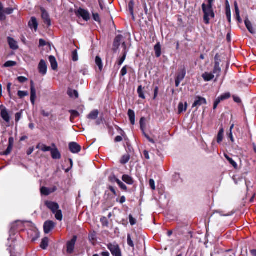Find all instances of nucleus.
I'll return each instance as SVG.
<instances>
[{
	"label": "nucleus",
	"instance_id": "39",
	"mask_svg": "<svg viewBox=\"0 0 256 256\" xmlns=\"http://www.w3.org/2000/svg\"><path fill=\"white\" fill-rule=\"evenodd\" d=\"M18 95L20 98H22L24 96L28 95V92L27 91H21L19 90L18 92Z\"/></svg>",
	"mask_w": 256,
	"mask_h": 256
},
{
	"label": "nucleus",
	"instance_id": "58",
	"mask_svg": "<svg viewBox=\"0 0 256 256\" xmlns=\"http://www.w3.org/2000/svg\"><path fill=\"white\" fill-rule=\"evenodd\" d=\"M40 113L44 116L48 117L50 116V113L48 112H45L44 110H42L40 111Z\"/></svg>",
	"mask_w": 256,
	"mask_h": 256
},
{
	"label": "nucleus",
	"instance_id": "49",
	"mask_svg": "<svg viewBox=\"0 0 256 256\" xmlns=\"http://www.w3.org/2000/svg\"><path fill=\"white\" fill-rule=\"evenodd\" d=\"M18 80L20 83H24L28 80V78L24 76H18Z\"/></svg>",
	"mask_w": 256,
	"mask_h": 256
},
{
	"label": "nucleus",
	"instance_id": "40",
	"mask_svg": "<svg viewBox=\"0 0 256 256\" xmlns=\"http://www.w3.org/2000/svg\"><path fill=\"white\" fill-rule=\"evenodd\" d=\"M68 94L70 97H74L75 98H78V93L76 90H69Z\"/></svg>",
	"mask_w": 256,
	"mask_h": 256
},
{
	"label": "nucleus",
	"instance_id": "27",
	"mask_svg": "<svg viewBox=\"0 0 256 256\" xmlns=\"http://www.w3.org/2000/svg\"><path fill=\"white\" fill-rule=\"evenodd\" d=\"M134 0H131L128 4V9L130 12V14L132 16L134 20Z\"/></svg>",
	"mask_w": 256,
	"mask_h": 256
},
{
	"label": "nucleus",
	"instance_id": "45",
	"mask_svg": "<svg viewBox=\"0 0 256 256\" xmlns=\"http://www.w3.org/2000/svg\"><path fill=\"white\" fill-rule=\"evenodd\" d=\"M230 94L229 92H226V93H225L222 95H221L220 96H219L220 98L222 100H226V99H228V98H230Z\"/></svg>",
	"mask_w": 256,
	"mask_h": 256
},
{
	"label": "nucleus",
	"instance_id": "47",
	"mask_svg": "<svg viewBox=\"0 0 256 256\" xmlns=\"http://www.w3.org/2000/svg\"><path fill=\"white\" fill-rule=\"evenodd\" d=\"M12 144H9L6 150L4 152V154L8 155V154H10L12 150Z\"/></svg>",
	"mask_w": 256,
	"mask_h": 256
},
{
	"label": "nucleus",
	"instance_id": "16",
	"mask_svg": "<svg viewBox=\"0 0 256 256\" xmlns=\"http://www.w3.org/2000/svg\"><path fill=\"white\" fill-rule=\"evenodd\" d=\"M202 78L205 82H209L214 78V75L211 72H205L202 74Z\"/></svg>",
	"mask_w": 256,
	"mask_h": 256
},
{
	"label": "nucleus",
	"instance_id": "42",
	"mask_svg": "<svg viewBox=\"0 0 256 256\" xmlns=\"http://www.w3.org/2000/svg\"><path fill=\"white\" fill-rule=\"evenodd\" d=\"M128 244L133 249L134 248V242L131 238L130 235L129 234L128 235Z\"/></svg>",
	"mask_w": 256,
	"mask_h": 256
},
{
	"label": "nucleus",
	"instance_id": "52",
	"mask_svg": "<svg viewBox=\"0 0 256 256\" xmlns=\"http://www.w3.org/2000/svg\"><path fill=\"white\" fill-rule=\"evenodd\" d=\"M234 8H235V10H236V16H238V15L240 14V12L238 4L236 2H234Z\"/></svg>",
	"mask_w": 256,
	"mask_h": 256
},
{
	"label": "nucleus",
	"instance_id": "26",
	"mask_svg": "<svg viewBox=\"0 0 256 256\" xmlns=\"http://www.w3.org/2000/svg\"><path fill=\"white\" fill-rule=\"evenodd\" d=\"M186 74V70L184 69H182L179 72L176 79L182 81L184 80V78Z\"/></svg>",
	"mask_w": 256,
	"mask_h": 256
},
{
	"label": "nucleus",
	"instance_id": "12",
	"mask_svg": "<svg viewBox=\"0 0 256 256\" xmlns=\"http://www.w3.org/2000/svg\"><path fill=\"white\" fill-rule=\"evenodd\" d=\"M38 70L40 73L42 75H44L46 74L47 66L46 62L43 60H42L38 64Z\"/></svg>",
	"mask_w": 256,
	"mask_h": 256
},
{
	"label": "nucleus",
	"instance_id": "64",
	"mask_svg": "<svg viewBox=\"0 0 256 256\" xmlns=\"http://www.w3.org/2000/svg\"><path fill=\"white\" fill-rule=\"evenodd\" d=\"M102 256H110V254L108 252H103L101 253Z\"/></svg>",
	"mask_w": 256,
	"mask_h": 256
},
{
	"label": "nucleus",
	"instance_id": "59",
	"mask_svg": "<svg viewBox=\"0 0 256 256\" xmlns=\"http://www.w3.org/2000/svg\"><path fill=\"white\" fill-rule=\"evenodd\" d=\"M118 186L123 190H127V186L122 182Z\"/></svg>",
	"mask_w": 256,
	"mask_h": 256
},
{
	"label": "nucleus",
	"instance_id": "14",
	"mask_svg": "<svg viewBox=\"0 0 256 256\" xmlns=\"http://www.w3.org/2000/svg\"><path fill=\"white\" fill-rule=\"evenodd\" d=\"M28 26L32 30H34L36 32L38 30V24L36 18L32 17L28 22Z\"/></svg>",
	"mask_w": 256,
	"mask_h": 256
},
{
	"label": "nucleus",
	"instance_id": "13",
	"mask_svg": "<svg viewBox=\"0 0 256 256\" xmlns=\"http://www.w3.org/2000/svg\"><path fill=\"white\" fill-rule=\"evenodd\" d=\"M203 104H206V100L202 97L198 96L196 98L194 103L193 104L192 107H198L202 106Z\"/></svg>",
	"mask_w": 256,
	"mask_h": 256
},
{
	"label": "nucleus",
	"instance_id": "4",
	"mask_svg": "<svg viewBox=\"0 0 256 256\" xmlns=\"http://www.w3.org/2000/svg\"><path fill=\"white\" fill-rule=\"evenodd\" d=\"M0 114L1 117L6 122H10V117L9 114L8 110L5 106L2 105L0 106Z\"/></svg>",
	"mask_w": 256,
	"mask_h": 256
},
{
	"label": "nucleus",
	"instance_id": "11",
	"mask_svg": "<svg viewBox=\"0 0 256 256\" xmlns=\"http://www.w3.org/2000/svg\"><path fill=\"white\" fill-rule=\"evenodd\" d=\"M36 98V90L34 87L33 81L30 82V101L32 104L34 105Z\"/></svg>",
	"mask_w": 256,
	"mask_h": 256
},
{
	"label": "nucleus",
	"instance_id": "30",
	"mask_svg": "<svg viewBox=\"0 0 256 256\" xmlns=\"http://www.w3.org/2000/svg\"><path fill=\"white\" fill-rule=\"evenodd\" d=\"M53 214H55V218L57 220L60 221L62 220L63 216L61 210L58 209L55 212H53Z\"/></svg>",
	"mask_w": 256,
	"mask_h": 256
},
{
	"label": "nucleus",
	"instance_id": "60",
	"mask_svg": "<svg viewBox=\"0 0 256 256\" xmlns=\"http://www.w3.org/2000/svg\"><path fill=\"white\" fill-rule=\"evenodd\" d=\"M122 138L121 136H117L114 139L115 142H120L122 141Z\"/></svg>",
	"mask_w": 256,
	"mask_h": 256
},
{
	"label": "nucleus",
	"instance_id": "28",
	"mask_svg": "<svg viewBox=\"0 0 256 256\" xmlns=\"http://www.w3.org/2000/svg\"><path fill=\"white\" fill-rule=\"evenodd\" d=\"M42 18L44 20V22L47 24L48 26L50 25V20L49 18V16L46 12H43L42 13Z\"/></svg>",
	"mask_w": 256,
	"mask_h": 256
},
{
	"label": "nucleus",
	"instance_id": "50",
	"mask_svg": "<svg viewBox=\"0 0 256 256\" xmlns=\"http://www.w3.org/2000/svg\"><path fill=\"white\" fill-rule=\"evenodd\" d=\"M149 184H150V188H152V190H154L156 189L154 180L152 179H150V180Z\"/></svg>",
	"mask_w": 256,
	"mask_h": 256
},
{
	"label": "nucleus",
	"instance_id": "17",
	"mask_svg": "<svg viewBox=\"0 0 256 256\" xmlns=\"http://www.w3.org/2000/svg\"><path fill=\"white\" fill-rule=\"evenodd\" d=\"M99 112L97 110L92 111L87 116V118L90 120H96L98 116Z\"/></svg>",
	"mask_w": 256,
	"mask_h": 256
},
{
	"label": "nucleus",
	"instance_id": "32",
	"mask_svg": "<svg viewBox=\"0 0 256 256\" xmlns=\"http://www.w3.org/2000/svg\"><path fill=\"white\" fill-rule=\"evenodd\" d=\"M69 112L71 114L70 118L71 122H72L78 116L80 115L79 112H77L76 110H70Z\"/></svg>",
	"mask_w": 256,
	"mask_h": 256
},
{
	"label": "nucleus",
	"instance_id": "53",
	"mask_svg": "<svg viewBox=\"0 0 256 256\" xmlns=\"http://www.w3.org/2000/svg\"><path fill=\"white\" fill-rule=\"evenodd\" d=\"M16 122H18L22 118V113L17 112L15 115Z\"/></svg>",
	"mask_w": 256,
	"mask_h": 256
},
{
	"label": "nucleus",
	"instance_id": "22",
	"mask_svg": "<svg viewBox=\"0 0 256 256\" xmlns=\"http://www.w3.org/2000/svg\"><path fill=\"white\" fill-rule=\"evenodd\" d=\"M122 180L128 184H132L134 183L133 179L128 175L124 174L122 177Z\"/></svg>",
	"mask_w": 256,
	"mask_h": 256
},
{
	"label": "nucleus",
	"instance_id": "6",
	"mask_svg": "<svg viewBox=\"0 0 256 256\" xmlns=\"http://www.w3.org/2000/svg\"><path fill=\"white\" fill-rule=\"evenodd\" d=\"M214 59V66L212 74L214 75L215 74L216 77L218 78L220 76L221 72V68L220 66V61L218 58V54L215 56Z\"/></svg>",
	"mask_w": 256,
	"mask_h": 256
},
{
	"label": "nucleus",
	"instance_id": "48",
	"mask_svg": "<svg viewBox=\"0 0 256 256\" xmlns=\"http://www.w3.org/2000/svg\"><path fill=\"white\" fill-rule=\"evenodd\" d=\"M126 53H124V56L119 60L118 62V64L119 66H121L122 64V63L126 60Z\"/></svg>",
	"mask_w": 256,
	"mask_h": 256
},
{
	"label": "nucleus",
	"instance_id": "19",
	"mask_svg": "<svg viewBox=\"0 0 256 256\" xmlns=\"http://www.w3.org/2000/svg\"><path fill=\"white\" fill-rule=\"evenodd\" d=\"M188 107V104L187 102H186L184 104L180 102L178 104V114H181L184 112H186Z\"/></svg>",
	"mask_w": 256,
	"mask_h": 256
},
{
	"label": "nucleus",
	"instance_id": "54",
	"mask_svg": "<svg viewBox=\"0 0 256 256\" xmlns=\"http://www.w3.org/2000/svg\"><path fill=\"white\" fill-rule=\"evenodd\" d=\"M93 18L96 22H100V18L98 14H93Z\"/></svg>",
	"mask_w": 256,
	"mask_h": 256
},
{
	"label": "nucleus",
	"instance_id": "31",
	"mask_svg": "<svg viewBox=\"0 0 256 256\" xmlns=\"http://www.w3.org/2000/svg\"><path fill=\"white\" fill-rule=\"evenodd\" d=\"M122 38V36L121 35L117 36L114 40V46L116 47H118L120 44V42Z\"/></svg>",
	"mask_w": 256,
	"mask_h": 256
},
{
	"label": "nucleus",
	"instance_id": "33",
	"mask_svg": "<svg viewBox=\"0 0 256 256\" xmlns=\"http://www.w3.org/2000/svg\"><path fill=\"white\" fill-rule=\"evenodd\" d=\"M48 238H44L42 240V242L41 244H40V247L42 249L45 250L48 247Z\"/></svg>",
	"mask_w": 256,
	"mask_h": 256
},
{
	"label": "nucleus",
	"instance_id": "10",
	"mask_svg": "<svg viewBox=\"0 0 256 256\" xmlns=\"http://www.w3.org/2000/svg\"><path fill=\"white\" fill-rule=\"evenodd\" d=\"M46 206L53 212H55L56 210L59 208L58 204L51 201H46L45 202Z\"/></svg>",
	"mask_w": 256,
	"mask_h": 256
},
{
	"label": "nucleus",
	"instance_id": "37",
	"mask_svg": "<svg viewBox=\"0 0 256 256\" xmlns=\"http://www.w3.org/2000/svg\"><path fill=\"white\" fill-rule=\"evenodd\" d=\"M142 87V86H140L138 88V93L140 98L144 99L145 96L143 92Z\"/></svg>",
	"mask_w": 256,
	"mask_h": 256
},
{
	"label": "nucleus",
	"instance_id": "24",
	"mask_svg": "<svg viewBox=\"0 0 256 256\" xmlns=\"http://www.w3.org/2000/svg\"><path fill=\"white\" fill-rule=\"evenodd\" d=\"M156 56L157 58H159L161 55V46L160 42H158L154 46V48Z\"/></svg>",
	"mask_w": 256,
	"mask_h": 256
},
{
	"label": "nucleus",
	"instance_id": "41",
	"mask_svg": "<svg viewBox=\"0 0 256 256\" xmlns=\"http://www.w3.org/2000/svg\"><path fill=\"white\" fill-rule=\"evenodd\" d=\"M19 224H22V222L20 221L16 222L15 223L12 224V228L10 230V232H12L13 230L15 229H18V228H17V226H18V225Z\"/></svg>",
	"mask_w": 256,
	"mask_h": 256
},
{
	"label": "nucleus",
	"instance_id": "1",
	"mask_svg": "<svg viewBox=\"0 0 256 256\" xmlns=\"http://www.w3.org/2000/svg\"><path fill=\"white\" fill-rule=\"evenodd\" d=\"M202 10L204 12V22L206 24H208L210 20L215 16L212 7L207 6L206 4H203Z\"/></svg>",
	"mask_w": 256,
	"mask_h": 256
},
{
	"label": "nucleus",
	"instance_id": "62",
	"mask_svg": "<svg viewBox=\"0 0 256 256\" xmlns=\"http://www.w3.org/2000/svg\"><path fill=\"white\" fill-rule=\"evenodd\" d=\"M214 0H208V4L206 5L207 6L212 7V4Z\"/></svg>",
	"mask_w": 256,
	"mask_h": 256
},
{
	"label": "nucleus",
	"instance_id": "15",
	"mask_svg": "<svg viewBox=\"0 0 256 256\" xmlns=\"http://www.w3.org/2000/svg\"><path fill=\"white\" fill-rule=\"evenodd\" d=\"M8 41L10 48L14 50H16L18 48V43L14 38L8 37Z\"/></svg>",
	"mask_w": 256,
	"mask_h": 256
},
{
	"label": "nucleus",
	"instance_id": "8",
	"mask_svg": "<svg viewBox=\"0 0 256 256\" xmlns=\"http://www.w3.org/2000/svg\"><path fill=\"white\" fill-rule=\"evenodd\" d=\"M55 224L52 220H48L46 222L44 225V232L46 234H48L52 230L54 229Z\"/></svg>",
	"mask_w": 256,
	"mask_h": 256
},
{
	"label": "nucleus",
	"instance_id": "63",
	"mask_svg": "<svg viewBox=\"0 0 256 256\" xmlns=\"http://www.w3.org/2000/svg\"><path fill=\"white\" fill-rule=\"evenodd\" d=\"M126 200V198L125 196H121V198H120V204H123L124 203Z\"/></svg>",
	"mask_w": 256,
	"mask_h": 256
},
{
	"label": "nucleus",
	"instance_id": "7",
	"mask_svg": "<svg viewBox=\"0 0 256 256\" xmlns=\"http://www.w3.org/2000/svg\"><path fill=\"white\" fill-rule=\"evenodd\" d=\"M76 14L77 16H80L82 18L88 21L90 19V14L88 12L82 8H80L76 12Z\"/></svg>",
	"mask_w": 256,
	"mask_h": 256
},
{
	"label": "nucleus",
	"instance_id": "61",
	"mask_svg": "<svg viewBox=\"0 0 256 256\" xmlns=\"http://www.w3.org/2000/svg\"><path fill=\"white\" fill-rule=\"evenodd\" d=\"M144 155L146 159H147V160L150 159V156H149L148 152V151L144 150Z\"/></svg>",
	"mask_w": 256,
	"mask_h": 256
},
{
	"label": "nucleus",
	"instance_id": "18",
	"mask_svg": "<svg viewBox=\"0 0 256 256\" xmlns=\"http://www.w3.org/2000/svg\"><path fill=\"white\" fill-rule=\"evenodd\" d=\"M49 60L52 70H56L58 68V64L54 56H49Z\"/></svg>",
	"mask_w": 256,
	"mask_h": 256
},
{
	"label": "nucleus",
	"instance_id": "25",
	"mask_svg": "<svg viewBox=\"0 0 256 256\" xmlns=\"http://www.w3.org/2000/svg\"><path fill=\"white\" fill-rule=\"evenodd\" d=\"M37 148L40 149L42 152H49L51 151L52 148L50 146H48L44 144H38L37 146Z\"/></svg>",
	"mask_w": 256,
	"mask_h": 256
},
{
	"label": "nucleus",
	"instance_id": "29",
	"mask_svg": "<svg viewBox=\"0 0 256 256\" xmlns=\"http://www.w3.org/2000/svg\"><path fill=\"white\" fill-rule=\"evenodd\" d=\"M224 133V128H221L220 130V131L218 133V136H217L218 143H220L222 142V140H223Z\"/></svg>",
	"mask_w": 256,
	"mask_h": 256
},
{
	"label": "nucleus",
	"instance_id": "55",
	"mask_svg": "<svg viewBox=\"0 0 256 256\" xmlns=\"http://www.w3.org/2000/svg\"><path fill=\"white\" fill-rule=\"evenodd\" d=\"M226 16L228 19V20L229 22H230L231 18H230V8H227L226 12Z\"/></svg>",
	"mask_w": 256,
	"mask_h": 256
},
{
	"label": "nucleus",
	"instance_id": "51",
	"mask_svg": "<svg viewBox=\"0 0 256 256\" xmlns=\"http://www.w3.org/2000/svg\"><path fill=\"white\" fill-rule=\"evenodd\" d=\"M127 74V68H126V66H124L121 71H120V75L122 76H125L126 74Z\"/></svg>",
	"mask_w": 256,
	"mask_h": 256
},
{
	"label": "nucleus",
	"instance_id": "36",
	"mask_svg": "<svg viewBox=\"0 0 256 256\" xmlns=\"http://www.w3.org/2000/svg\"><path fill=\"white\" fill-rule=\"evenodd\" d=\"M130 155L128 154H125L122 156L120 160V162L122 164H126L130 160Z\"/></svg>",
	"mask_w": 256,
	"mask_h": 256
},
{
	"label": "nucleus",
	"instance_id": "44",
	"mask_svg": "<svg viewBox=\"0 0 256 256\" xmlns=\"http://www.w3.org/2000/svg\"><path fill=\"white\" fill-rule=\"evenodd\" d=\"M16 65V62L14 61H8L4 64V66L5 67H10L14 66Z\"/></svg>",
	"mask_w": 256,
	"mask_h": 256
},
{
	"label": "nucleus",
	"instance_id": "56",
	"mask_svg": "<svg viewBox=\"0 0 256 256\" xmlns=\"http://www.w3.org/2000/svg\"><path fill=\"white\" fill-rule=\"evenodd\" d=\"M233 98H234V101L236 102V103H240L241 102V100L239 97L236 96H234Z\"/></svg>",
	"mask_w": 256,
	"mask_h": 256
},
{
	"label": "nucleus",
	"instance_id": "2",
	"mask_svg": "<svg viewBox=\"0 0 256 256\" xmlns=\"http://www.w3.org/2000/svg\"><path fill=\"white\" fill-rule=\"evenodd\" d=\"M14 9L11 8H4L2 4L0 2V20H4L6 18V14H10L14 12Z\"/></svg>",
	"mask_w": 256,
	"mask_h": 256
},
{
	"label": "nucleus",
	"instance_id": "20",
	"mask_svg": "<svg viewBox=\"0 0 256 256\" xmlns=\"http://www.w3.org/2000/svg\"><path fill=\"white\" fill-rule=\"evenodd\" d=\"M52 156L54 159H60V154L58 152V148H55L52 149L51 151Z\"/></svg>",
	"mask_w": 256,
	"mask_h": 256
},
{
	"label": "nucleus",
	"instance_id": "9",
	"mask_svg": "<svg viewBox=\"0 0 256 256\" xmlns=\"http://www.w3.org/2000/svg\"><path fill=\"white\" fill-rule=\"evenodd\" d=\"M69 148L73 154H77L80 152L81 146L75 142H71L69 144Z\"/></svg>",
	"mask_w": 256,
	"mask_h": 256
},
{
	"label": "nucleus",
	"instance_id": "3",
	"mask_svg": "<svg viewBox=\"0 0 256 256\" xmlns=\"http://www.w3.org/2000/svg\"><path fill=\"white\" fill-rule=\"evenodd\" d=\"M108 248L114 256H122L119 246L117 244H108Z\"/></svg>",
	"mask_w": 256,
	"mask_h": 256
},
{
	"label": "nucleus",
	"instance_id": "21",
	"mask_svg": "<svg viewBox=\"0 0 256 256\" xmlns=\"http://www.w3.org/2000/svg\"><path fill=\"white\" fill-rule=\"evenodd\" d=\"M128 116L129 117L130 120V123L134 125L135 124V113L132 110H128Z\"/></svg>",
	"mask_w": 256,
	"mask_h": 256
},
{
	"label": "nucleus",
	"instance_id": "38",
	"mask_svg": "<svg viewBox=\"0 0 256 256\" xmlns=\"http://www.w3.org/2000/svg\"><path fill=\"white\" fill-rule=\"evenodd\" d=\"M40 192L42 195L48 196L50 194V192L48 188L46 187H42L40 188Z\"/></svg>",
	"mask_w": 256,
	"mask_h": 256
},
{
	"label": "nucleus",
	"instance_id": "35",
	"mask_svg": "<svg viewBox=\"0 0 256 256\" xmlns=\"http://www.w3.org/2000/svg\"><path fill=\"white\" fill-rule=\"evenodd\" d=\"M224 157L234 168H237V164L232 158L226 154H224Z\"/></svg>",
	"mask_w": 256,
	"mask_h": 256
},
{
	"label": "nucleus",
	"instance_id": "23",
	"mask_svg": "<svg viewBox=\"0 0 256 256\" xmlns=\"http://www.w3.org/2000/svg\"><path fill=\"white\" fill-rule=\"evenodd\" d=\"M244 24H245V25H246V28H248V30L251 34H254V32L253 28L252 26V24L248 18H246V20H244Z\"/></svg>",
	"mask_w": 256,
	"mask_h": 256
},
{
	"label": "nucleus",
	"instance_id": "43",
	"mask_svg": "<svg viewBox=\"0 0 256 256\" xmlns=\"http://www.w3.org/2000/svg\"><path fill=\"white\" fill-rule=\"evenodd\" d=\"M72 58L73 61L76 62L78 60V52L76 50H74L72 52Z\"/></svg>",
	"mask_w": 256,
	"mask_h": 256
},
{
	"label": "nucleus",
	"instance_id": "34",
	"mask_svg": "<svg viewBox=\"0 0 256 256\" xmlns=\"http://www.w3.org/2000/svg\"><path fill=\"white\" fill-rule=\"evenodd\" d=\"M96 64L98 66L100 70H102L103 67L102 63L101 58L98 56H96Z\"/></svg>",
	"mask_w": 256,
	"mask_h": 256
},
{
	"label": "nucleus",
	"instance_id": "57",
	"mask_svg": "<svg viewBox=\"0 0 256 256\" xmlns=\"http://www.w3.org/2000/svg\"><path fill=\"white\" fill-rule=\"evenodd\" d=\"M39 44L40 46H44L46 44V42L44 40L42 39H40L39 41Z\"/></svg>",
	"mask_w": 256,
	"mask_h": 256
},
{
	"label": "nucleus",
	"instance_id": "46",
	"mask_svg": "<svg viewBox=\"0 0 256 256\" xmlns=\"http://www.w3.org/2000/svg\"><path fill=\"white\" fill-rule=\"evenodd\" d=\"M129 220L131 225L134 226L136 224V218H134L131 214L129 216Z\"/></svg>",
	"mask_w": 256,
	"mask_h": 256
},
{
	"label": "nucleus",
	"instance_id": "5",
	"mask_svg": "<svg viewBox=\"0 0 256 256\" xmlns=\"http://www.w3.org/2000/svg\"><path fill=\"white\" fill-rule=\"evenodd\" d=\"M76 239V236H74L72 239L67 242L66 252L68 254H72L74 252Z\"/></svg>",
	"mask_w": 256,
	"mask_h": 256
}]
</instances>
